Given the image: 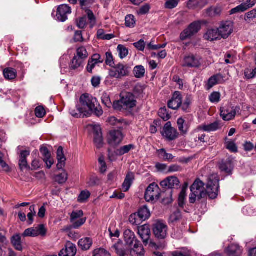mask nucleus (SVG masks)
I'll list each match as a JSON object with an SVG mask.
<instances>
[{
  "instance_id": "f257e3e1",
  "label": "nucleus",
  "mask_w": 256,
  "mask_h": 256,
  "mask_svg": "<svg viewBox=\"0 0 256 256\" xmlns=\"http://www.w3.org/2000/svg\"><path fill=\"white\" fill-rule=\"evenodd\" d=\"M98 104V101L96 98L91 95L85 94H82L80 98V103L76 105L77 111L70 109V114L74 117L79 118L82 115L83 116H89L92 112V110Z\"/></svg>"
},
{
  "instance_id": "f03ea898",
  "label": "nucleus",
  "mask_w": 256,
  "mask_h": 256,
  "mask_svg": "<svg viewBox=\"0 0 256 256\" xmlns=\"http://www.w3.org/2000/svg\"><path fill=\"white\" fill-rule=\"evenodd\" d=\"M204 183L200 179H196L190 186L191 194L190 195L189 201L194 204L196 200H200L206 198L204 189Z\"/></svg>"
},
{
  "instance_id": "7ed1b4c3",
  "label": "nucleus",
  "mask_w": 256,
  "mask_h": 256,
  "mask_svg": "<svg viewBox=\"0 0 256 256\" xmlns=\"http://www.w3.org/2000/svg\"><path fill=\"white\" fill-rule=\"evenodd\" d=\"M219 180L216 176H210L206 184V198L208 196L210 199L216 198L218 193Z\"/></svg>"
},
{
  "instance_id": "20e7f679",
  "label": "nucleus",
  "mask_w": 256,
  "mask_h": 256,
  "mask_svg": "<svg viewBox=\"0 0 256 256\" xmlns=\"http://www.w3.org/2000/svg\"><path fill=\"white\" fill-rule=\"evenodd\" d=\"M168 226L162 220H156L152 224L153 233L156 238L164 240L168 235Z\"/></svg>"
},
{
  "instance_id": "39448f33",
  "label": "nucleus",
  "mask_w": 256,
  "mask_h": 256,
  "mask_svg": "<svg viewBox=\"0 0 256 256\" xmlns=\"http://www.w3.org/2000/svg\"><path fill=\"white\" fill-rule=\"evenodd\" d=\"M160 189L155 183H152L147 188L144 198L146 201L154 202L158 200L160 196Z\"/></svg>"
},
{
  "instance_id": "423d86ee",
  "label": "nucleus",
  "mask_w": 256,
  "mask_h": 256,
  "mask_svg": "<svg viewBox=\"0 0 256 256\" xmlns=\"http://www.w3.org/2000/svg\"><path fill=\"white\" fill-rule=\"evenodd\" d=\"M129 74L128 67L126 65L118 64L109 70L108 75L111 78H120L126 76Z\"/></svg>"
},
{
  "instance_id": "0eeeda50",
  "label": "nucleus",
  "mask_w": 256,
  "mask_h": 256,
  "mask_svg": "<svg viewBox=\"0 0 256 256\" xmlns=\"http://www.w3.org/2000/svg\"><path fill=\"white\" fill-rule=\"evenodd\" d=\"M161 133L164 137L170 141L176 140L178 136L177 130L172 127L170 122H168L165 124Z\"/></svg>"
},
{
  "instance_id": "6e6552de",
  "label": "nucleus",
  "mask_w": 256,
  "mask_h": 256,
  "mask_svg": "<svg viewBox=\"0 0 256 256\" xmlns=\"http://www.w3.org/2000/svg\"><path fill=\"white\" fill-rule=\"evenodd\" d=\"M200 24L198 22H195L191 24L189 26L184 30L180 35V38L184 40L190 38L197 33L200 29Z\"/></svg>"
},
{
  "instance_id": "1a4fd4ad",
  "label": "nucleus",
  "mask_w": 256,
  "mask_h": 256,
  "mask_svg": "<svg viewBox=\"0 0 256 256\" xmlns=\"http://www.w3.org/2000/svg\"><path fill=\"white\" fill-rule=\"evenodd\" d=\"M218 28L221 38L226 39L233 32V23L230 21L222 22Z\"/></svg>"
},
{
  "instance_id": "9d476101",
  "label": "nucleus",
  "mask_w": 256,
  "mask_h": 256,
  "mask_svg": "<svg viewBox=\"0 0 256 256\" xmlns=\"http://www.w3.org/2000/svg\"><path fill=\"white\" fill-rule=\"evenodd\" d=\"M121 103L123 108L130 110L136 106V101L134 95L132 93H126L121 98Z\"/></svg>"
},
{
  "instance_id": "9b49d317",
  "label": "nucleus",
  "mask_w": 256,
  "mask_h": 256,
  "mask_svg": "<svg viewBox=\"0 0 256 256\" xmlns=\"http://www.w3.org/2000/svg\"><path fill=\"white\" fill-rule=\"evenodd\" d=\"M46 230L43 224H40L37 227L31 228L24 230L22 234L24 236L35 237L38 235L44 236L46 234Z\"/></svg>"
},
{
  "instance_id": "f8f14e48",
  "label": "nucleus",
  "mask_w": 256,
  "mask_h": 256,
  "mask_svg": "<svg viewBox=\"0 0 256 256\" xmlns=\"http://www.w3.org/2000/svg\"><path fill=\"white\" fill-rule=\"evenodd\" d=\"M182 96L180 92H175L170 100L168 102V105L170 108L177 110L182 105Z\"/></svg>"
},
{
  "instance_id": "ddd939ff",
  "label": "nucleus",
  "mask_w": 256,
  "mask_h": 256,
  "mask_svg": "<svg viewBox=\"0 0 256 256\" xmlns=\"http://www.w3.org/2000/svg\"><path fill=\"white\" fill-rule=\"evenodd\" d=\"M70 13V8L67 4H62L58 7L56 16L58 20L64 22L68 19L67 15Z\"/></svg>"
},
{
  "instance_id": "4468645a",
  "label": "nucleus",
  "mask_w": 256,
  "mask_h": 256,
  "mask_svg": "<svg viewBox=\"0 0 256 256\" xmlns=\"http://www.w3.org/2000/svg\"><path fill=\"white\" fill-rule=\"evenodd\" d=\"M220 114L224 120H230L235 117L236 110L234 107L230 106L222 107Z\"/></svg>"
},
{
  "instance_id": "2eb2a0df",
  "label": "nucleus",
  "mask_w": 256,
  "mask_h": 256,
  "mask_svg": "<svg viewBox=\"0 0 256 256\" xmlns=\"http://www.w3.org/2000/svg\"><path fill=\"white\" fill-rule=\"evenodd\" d=\"M122 134L120 130H114L110 133L108 142L110 145L116 146L122 141Z\"/></svg>"
},
{
  "instance_id": "dca6fc26",
  "label": "nucleus",
  "mask_w": 256,
  "mask_h": 256,
  "mask_svg": "<svg viewBox=\"0 0 256 256\" xmlns=\"http://www.w3.org/2000/svg\"><path fill=\"white\" fill-rule=\"evenodd\" d=\"M76 246L70 242H68L64 248L59 252V256H74L76 253Z\"/></svg>"
},
{
  "instance_id": "f3484780",
  "label": "nucleus",
  "mask_w": 256,
  "mask_h": 256,
  "mask_svg": "<svg viewBox=\"0 0 256 256\" xmlns=\"http://www.w3.org/2000/svg\"><path fill=\"white\" fill-rule=\"evenodd\" d=\"M180 182L176 176H169L160 182V185L164 188H174L179 186Z\"/></svg>"
},
{
  "instance_id": "a211bd4d",
  "label": "nucleus",
  "mask_w": 256,
  "mask_h": 256,
  "mask_svg": "<svg viewBox=\"0 0 256 256\" xmlns=\"http://www.w3.org/2000/svg\"><path fill=\"white\" fill-rule=\"evenodd\" d=\"M200 64V60L194 55H190L184 57L182 66L188 68H197Z\"/></svg>"
},
{
  "instance_id": "6ab92c4d",
  "label": "nucleus",
  "mask_w": 256,
  "mask_h": 256,
  "mask_svg": "<svg viewBox=\"0 0 256 256\" xmlns=\"http://www.w3.org/2000/svg\"><path fill=\"white\" fill-rule=\"evenodd\" d=\"M138 234L144 243L148 244L150 236V230L148 225L144 224L138 228Z\"/></svg>"
},
{
  "instance_id": "aec40b11",
  "label": "nucleus",
  "mask_w": 256,
  "mask_h": 256,
  "mask_svg": "<svg viewBox=\"0 0 256 256\" xmlns=\"http://www.w3.org/2000/svg\"><path fill=\"white\" fill-rule=\"evenodd\" d=\"M219 168L227 174H230L233 169V160L230 158L222 160L219 162Z\"/></svg>"
},
{
  "instance_id": "412c9836",
  "label": "nucleus",
  "mask_w": 256,
  "mask_h": 256,
  "mask_svg": "<svg viewBox=\"0 0 256 256\" xmlns=\"http://www.w3.org/2000/svg\"><path fill=\"white\" fill-rule=\"evenodd\" d=\"M94 142L96 147L100 148L103 145V139L100 127L99 126H95L94 127Z\"/></svg>"
},
{
  "instance_id": "4be33fe9",
  "label": "nucleus",
  "mask_w": 256,
  "mask_h": 256,
  "mask_svg": "<svg viewBox=\"0 0 256 256\" xmlns=\"http://www.w3.org/2000/svg\"><path fill=\"white\" fill-rule=\"evenodd\" d=\"M30 154V152L28 150H22L20 152L19 166L22 170H23L24 168L30 169L26 160V158Z\"/></svg>"
},
{
  "instance_id": "5701e85b",
  "label": "nucleus",
  "mask_w": 256,
  "mask_h": 256,
  "mask_svg": "<svg viewBox=\"0 0 256 256\" xmlns=\"http://www.w3.org/2000/svg\"><path fill=\"white\" fill-rule=\"evenodd\" d=\"M204 38L210 41L220 40L221 38L218 28H209L204 36Z\"/></svg>"
},
{
  "instance_id": "b1692460",
  "label": "nucleus",
  "mask_w": 256,
  "mask_h": 256,
  "mask_svg": "<svg viewBox=\"0 0 256 256\" xmlns=\"http://www.w3.org/2000/svg\"><path fill=\"white\" fill-rule=\"evenodd\" d=\"M226 252L228 256H240L242 250L238 245L232 244L226 248Z\"/></svg>"
},
{
  "instance_id": "393cba45",
  "label": "nucleus",
  "mask_w": 256,
  "mask_h": 256,
  "mask_svg": "<svg viewBox=\"0 0 256 256\" xmlns=\"http://www.w3.org/2000/svg\"><path fill=\"white\" fill-rule=\"evenodd\" d=\"M134 179V174L132 172H128L127 174L124 182L122 184V188L124 192H127L128 190Z\"/></svg>"
},
{
  "instance_id": "a878e982",
  "label": "nucleus",
  "mask_w": 256,
  "mask_h": 256,
  "mask_svg": "<svg viewBox=\"0 0 256 256\" xmlns=\"http://www.w3.org/2000/svg\"><path fill=\"white\" fill-rule=\"evenodd\" d=\"M112 249L115 252L118 256H129L128 250H125L122 243L116 244L112 247Z\"/></svg>"
},
{
  "instance_id": "bb28decb",
  "label": "nucleus",
  "mask_w": 256,
  "mask_h": 256,
  "mask_svg": "<svg viewBox=\"0 0 256 256\" xmlns=\"http://www.w3.org/2000/svg\"><path fill=\"white\" fill-rule=\"evenodd\" d=\"M222 126V124L220 122V121H216L208 125H202V128L205 132H210L220 129Z\"/></svg>"
},
{
  "instance_id": "cd10ccee",
  "label": "nucleus",
  "mask_w": 256,
  "mask_h": 256,
  "mask_svg": "<svg viewBox=\"0 0 256 256\" xmlns=\"http://www.w3.org/2000/svg\"><path fill=\"white\" fill-rule=\"evenodd\" d=\"M3 74L4 78L8 80H14L17 76L16 70L12 68H6L3 70Z\"/></svg>"
},
{
  "instance_id": "c85d7f7f",
  "label": "nucleus",
  "mask_w": 256,
  "mask_h": 256,
  "mask_svg": "<svg viewBox=\"0 0 256 256\" xmlns=\"http://www.w3.org/2000/svg\"><path fill=\"white\" fill-rule=\"evenodd\" d=\"M11 242L14 248L18 250H22L21 242V236L18 234L14 235L11 238Z\"/></svg>"
},
{
  "instance_id": "c756f323",
  "label": "nucleus",
  "mask_w": 256,
  "mask_h": 256,
  "mask_svg": "<svg viewBox=\"0 0 256 256\" xmlns=\"http://www.w3.org/2000/svg\"><path fill=\"white\" fill-rule=\"evenodd\" d=\"M150 215V212L146 206L140 208L138 212V216L142 220H145L148 218Z\"/></svg>"
},
{
  "instance_id": "7c9ffc66",
  "label": "nucleus",
  "mask_w": 256,
  "mask_h": 256,
  "mask_svg": "<svg viewBox=\"0 0 256 256\" xmlns=\"http://www.w3.org/2000/svg\"><path fill=\"white\" fill-rule=\"evenodd\" d=\"M92 244V239L89 238H85L80 239L78 242L79 246L83 250L90 249Z\"/></svg>"
},
{
  "instance_id": "2f4dec72",
  "label": "nucleus",
  "mask_w": 256,
  "mask_h": 256,
  "mask_svg": "<svg viewBox=\"0 0 256 256\" xmlns=\"http://www.w3.org/2000/svg\"><path fill=\"white\" fill-rule=\"evenodd\" d=\"M135 148V146L132 144L124 146L116 150V154L118 156H122L128 153L131 150Z\"/></svg>"
},
{
  "instance_id": "473e14b6",
  "label": "nucleus",
  "mask_w": 256,
  "mask_h": 256,
  "mask_svg": "<svg viewBox=\"0 0 256 256\" xmlns=\"http://www.w3.org/2000/svg\"><path fill=\"white\" fill-rule=\"evenodd\" d=\"M68 178V174L65 170H62V172L55 176V180L59 184L65 183Z\"/></svg>"
},
{
  "instance_id": "72a5a7b5",
  "label": "nucleus",
  "mask_w": 256,
  "mask_h": 256,
  "mask_svg": "<svg viewBox=\"0 0 256 256\" xmlns=\"http://www.w3.org/2000/svg\"><path fill=\"white\" fill-rule=\"evenodd\" d=\"M124 238L127 244H132L134 240V234L132 230H126L124 232Z\"/></svg>"
},
{
  "instance_id": "f704fd0d",
  "label": "nucleus",
  "mask_w": 256,
  "mask_h": 256,
  "mask_svg": "<svg viewBox=\"0 0 256 256\" xmlns=\"http://www.w3.org/2000/svg\"><path fill=\"white\" fill-rule=\"evenodd\" d=\"M134 74L136 78H142L145 74V69L142 66H137L134 69Z\"/></svg>"
},
{
  "instance_id": "c9c22d12",
  "label": "nucleus",
  "mask_w": 256,
  "mask_h": 256,
  "mask_svg": "<svg viewBox=\"0 0 256 256\" xmlns=\"http://www.w3.org/2000/svg\"><path fill=\"white\" fill-rule=\"evenodd\" d=\"M75 56L80 58L84 62V60L88 56V53L85 48L82 46L77 49L76 55Z\"/></svg>"
},
{
  "instance_id": "e433bc0d",
  "label": "nucleus",
  "mask_w": 256,
  "mask_h": 256,
  "mask_svg": "<svg viewBox=\"0 0 256 256\" xmlns=\"http://www.w3.org/2000/svg\"><path fill=\"white\" fill-rule=\"evenodd\" d=\"M221 11V8L219 7H211L206 10V13L208 16L214 17L219 16Z\"/></svg>"
},
{
  "instance_id": "4c0bfd02",
  "label": "nucleus",
  "mask_w": 256,
  "mask_h": 256,
  "mask_svg": "<svg viewBox=\"0 0 256 256\" xmlns=\"http://www.w3.org/2000/svg\"><path fill=\"white\" fill-rule=\"evenodd\" d=\"M82 62V60L74 56L70 65V68L71 70H75L80 67Z\"/></svg>"
},
{
  "instance_id": "58836bf2",
  "label": "nucleus",
  "mask_w": 256,
  "mask_h": 256,
  "mask_svg": "<svg viewBox=\"0 0 256 256\" xmlns=\"http://www.w3.org/2000/svg\"><path fill=\"white\" fill-rule=\"evenodd\" d=\"M222 78L220 75H216L212 76L208 80V90L210 89L218 83V82Z\"/></svg>"
},
{
  "instance_id": "ea45409f",
  "label": "nucleus",
  "mask_w": 256,
  "mask_h": 256,
  "mask_svg": "<svg viewBox=\"0 0 256 256\" xmlns=\"http://www.w3.org/2000/svg\"><path fill=\"white\" fill-rule=\"evenodd\" d=\"M225 147L230 152H235L238 151L237 146L234 142L228 140L227 138H225Z\"/></svg>"
},
{
  "instance_id": "a19ab883",
  "label": "nucleus",
  "mask_w": 256,
  "mask_h": 256,
  "mask_svg": "<svg viewBox=\"0 0 256 256\" xmlns=\"http://www.w3.org/2000/svg\"><path fill=\"white\" fill-rule=\"evenodd\" d=\"M181 218V212L180 210H177L170 216L169 220L170 222L174 223L180 220Z\"/></svg>"
},
{
  "instance_id": "79ce46f5",
  "label": "nucleus",
  "mask_w": 256,
  "mask_h": 256,
  "mask_svg": "<svg viewBox=\"0 0 256 256\" xmlns=\"http://www.w3.org/2000/svg\"><path fill=\"white\" fill-rule=\"evenodd\" d=\"M184 120L181 118H178L177 121L178 130L182 134H186L188 132L187 126H184Z\"/></svg>"
},
{
  "instance_id": "37998d69",
  "label": "nucleus",
  "mask_w": 256,
  "mask_h": 256,
  "mask_svg": "<svg viewBox=\"0 0 256 256\" xmlns=\"http://www.w3.org/2000/svg\"><path fill=\"white\" fill-rule=\"evenodd\" d=\"M117 50L118 52L119 56L122 59L126 58L128 55V50L122 45H118L117 48Z\"/></svg>"
},
{
  "instance_id": "c03bdc74",
  "label": "nucleus",
  "mask_w": 256,
  "mask_h": 256,
  "mask_svg": "<svg viewBox=\"0 0 256 256\" xmlns=\"http://www.w3.org/2000/svg\"><path fill=\"white\" fill-rule=\"evenodd\" d=\"M108 122L111 125L116 126L118 128H122L123 120H118L116 118L112 116L108 118Z\"/></svg>"
},
{
  "instance_id": "a18cd8bd",
  "label": "nucleus",
  "mask_w": 256,
  "mask_h": 256,
  "mask_svg": "<svg viewBox=\"0 0 256 256\" xmlns=\"http://www.w3.org/2000/svg\"><path fill=\"white\" fill-rule=\"evenodd\" d=\"M160 156L165 160L171 161L174 156L170 154L167 153L164 149H161L158 150Z\"/></svg>"
},
{
  "instance_id": "49530a36",
  "label": "nucleus",
  "mask_w": 256,
  "mask_h": 256,
  "mask_svg": "<svg viewBox=\"0 0 256 256\" xmlns=\"http://www.w3.org/2000/svg\"><path fill=\"white\" fill-rule=\"evenodd\" d=\"M90 193L88 190H83L78 197V202H85L90 196Z\"/></svg>"
},
{
  "instance_id": "de8ad7c7",
  "label": "nucleus",
  "mask_w": 256,
  "mask_h": 256,
  "mask_svg": "<svg viewBox=\"0 0 256 256\" xmlns=\"http://www.w3.org/2000/svg\"><path fill=\"white\" fill-rule=\"evenodd\" d=\"M136 22L134 17L132 14L128 15L125 18L126 26L129 28H132L134 26Z\"/></svg>"
},
{
  "instance_id": "09e8293b",
  "label": "nucleus",
  "mask_w": 256,
  "mask_h": 256,
  "mask_svg": "<svg viewBox=\"0 0 256 256\" xmlns=\"http://www.w3.org/2000/svg\"><path fill=\"white\" fill-rule=\"evenodd\" d=\"M102 101L104 104L108 108H110L112 104L110 100V96L106 92H104L102 96Z\"/></svg>"
},
{
  "instance_id": "8fccbe9b",
  "label": "nucleus",
  "mask_w": 256,
  "mask_h": 256,
  "mask_svg": "<svg viewBox=\"0 0 256 256\" xmlns=\"http://www.w3.org/2000/svg\"><path fill=\"white\" fill-rule=\"evenodd\" d=\"M158 114L160 117L164 121L168 120L170 118V115L167 112L166 108H160Z\"/></svg>"
},
{
  "instance_id": "3c124183",
  "label": "nucleus",
  "mask_w": 256,
  "mask_h": 256,
  "mask_svg": "<svg viewBox=\"0 0 256 256\" xmlns=\"http://www.w3.org/2000/svg\"><path fill=\"white\" fill-rule=\"evenodd\" d=\"M100 180L96 176H91L87 181V184L90 186H94L99 184Z\"/></svg>"
},
{
  "instance_id": "603ef678",
  "label": "nucleus",
  "mask_w": 256,
  "mask_h": 256,
  "mask_svg": "<svg viewBox=\"0 0 256 256\" xmlns=\"http://www.w3.org/2000/svg\"><path fill=\"white\" fill-rule=\"evenodd\" d=\"M84 213L82 210L73 212L70 215V222H74L78 219L81 218Z\"/></svg>"
},
{
  "instance_id": "864d4df0",
  "label": "nucleus",
  "mask_w": 256,
  "mask_h": 256,
  "mask_svg": "<svg viewBox=\"0 0 256 256\" xmlns=\"http://www.w3.org/2000/svg\"><path fill=\"white\" fill-rule=\"evenodd\" d=\"M30 212L28 214V223L29 225L32 224L34 222V216L36 215V212L34 210V206H31L30 207Z\"/></svg>"
},
{
  "instance_id": "5fc2aeb1",
  "label": "nucleus",
  "mask_w": 256,
  "mask_h": 256,
  "mask_svg": "<svg viewBox=\"0 0 256 256\" xmlns=\"http://www.w3.org/2000/svg\"><path fill=\"white\" fill-rule=\"evenodd\" d=\"M180 0H166L165 3V7L168 9H172L176 8Z\"/></svg>"
},
{
  "instance_id": "6e6d98bb",
  "label": "nucleus",
  "mask_w": 256,
  "mask_h": 256,
  "mask_svg": "<svg viewBox=\"0 0 256 256\" xmlns=\"http://www.w3.org/2000/svg\"><path fill=\"white\" fill-rule=\"evenodd\" d=\"M256 18V9L248 12L245 14L244 20L246 22H249L250 20Z\"/></svg>"
},
{
  "instance_id": "4d7b16f0",
  "label": "nucleus",
  "mask_w": 256,
  "mask_h": 256,
  "mask_svg": "<svg viewBox=\"0 0 256 256\" xmlns=\"http://www.w3.org/2000/svg\"><path fill=\"white\" fill-rule=\"evenodd\" d=\"M94 256H110V254L104 249L100 248L94 251Z\"/></svg>"
},
{
  "instance_id": "13d9d810",
  "label": "nucleus",
  "mask_w": 256,
  "mask_h": 256,
  "mask_svg": "<svg viewBox=\"0 0 256 256\" xmlns=\"http://www.w3.org/2000/svg\"><path fill=\"white\" fill-rule=\"evenodd\" d=\"M106 56V63L107 65L112 66L114 64L113 56L112 52H108L105 54Z\"/></svg>"
},
{
  "instance_id": "bf43d9fd",
  "label": "nucleus",
  "mask_w": 256,
  "mask_h": 256,
  "mask_svg": "<svg viewBox=\"0 0 256 256\" xmlns=\"http://www.w3.org/2000/svg\"><path fill=\"white\" fill-rule=\"evenodd\" d=\"M35 114L39 118H43L46 114V111L42 106H38L35 110Z\"/></svg>"
},
{
  "instance_id": "052dcab7",
  "label": "nucleus",
  "mask_w": 256,
  "mask_h": 256,
  "mask_svg": "<svg viewBox=\"0 0 256 256\" xmlns=\"http://www.w3.org/2000/svg\"><path fill=\"white\" fill-rule=\"evenodd\" d=\"M134 248V252L136 253L138 256H144V252L142 246H139L138 244H135Z\"/></svg>"
},
{
  "instance_id": "680f3d73",
  "label": "nucleus",
  "mask_w": 256,
  "mask_h": 256,
  "mask_svg": "<svg viewBox=\"0 0 256 256\" xmlns=\"http://www.w3.org/2000/svg\"><path fill=\"white\" fill-rule=\"evenodd\" d=\"M245 11H246L245 10V7L244 6V5H242V4H240V5L238 6H236L234 8H232L230 11V14H236V13L242 12H244Z\"/></svg>"
},
{
  "instance_id": "e2e57ef3",
  "label": "nucleus",
  "mask_w": 256,
  "mask_h": 256,
  "mask_svg": "<svg viewBox=\"0 0 256 256\" xmlns=\"http://www.w3.org/2000/svg\"><path fill=\"white\" fill-rule=\"evenodd\" d=\"M209 100L212 102H218L220 100V94L218 92H212L210 96Z\"/></svg>"
},
{
  "instance_id": "0e129e2a",
  "label": "nucleus",
  "mask_w": 256,
  "mask_h": 256,
  "mask_svg": "<svg viewBox=\"0 0 256 256\" xmlns=\"http://www.w3.org/2000/svg\"><path fill=\"white\" fill-rule=\"evenodd\" d=\"M166 46V44H154L152 42H151L147 44V48L150 50H156L160 48H164Z\"/></svg>"
},
{
  "instance_id": "69168bd1",
  "label": "nucleus",
  "mask_w": 256,
  "mask_h": 256,
  "mask_svg": "<svg viewBox=\"0 0 256 256\" xmlns=\"http://www.w3.org/2000/svg\"><path fill=\"white\" fill-rule=\"evenodd\" d=\"M150 10V6L148 4H146L142 6H141L138 10L137 12L138 14H148Z\"/></svg>"
},
{
  "instance_id": "338daca9",
  "label": "nucleus",
  "mask_w": 256,
  "mask_h": 256,
  "mask_svg": "<svg viewBox=\"0 0 256 256\" xmlns=\"http://www.w3.org/2000/svg\"><path fill=\"white\" fill-rule=\"evenodd\" d=\"M40 152L42 154L43 158H49L51 157V154L48 148L45 146H42L40 148Z\"/></svg>"
},
{
  "instance_id": "774afa93",
  "label": "nucleus",
  "mask_w": 256,
  "mask_h": 256,
  "mask_svg": "<svg viewBox=\"0 0 256 256\" xmlns=\"http://www.w3.org/2000/svg\"><path fill=\"white\" fill-rule=\"evenodd\" d=\"M134 46L139 50L143 51L144 49L146 44L144 40H140L134 44Z\"/></svg>"
}]
</instances>
